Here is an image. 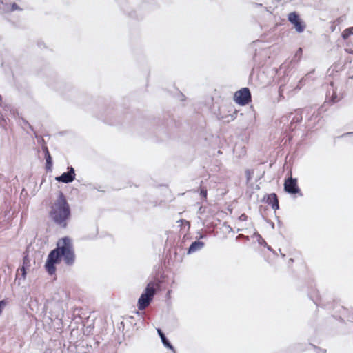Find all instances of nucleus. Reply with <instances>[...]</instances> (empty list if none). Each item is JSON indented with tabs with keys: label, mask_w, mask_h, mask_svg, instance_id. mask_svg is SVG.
Wrapping results in <instances>:
<instances>
[{
	"label": "nucleus",
	"mask_w": 353,
	"mask_h": 353,
	"mask_svg": "<svg viewBox=\"0 0 353 353\" xmlns=\"http://www.w3.org/2000/svg\"><path fill=\"white\" fill-rule=\"evenodd\" d=\"M266 199V203L272 207L274 210L279 208V199L275 193H272L266 195L264 199Z\"/></svg>",
	"instance_id": "8"
},
{
	"label": "nucleus",
	"mask_w": 353,
	"mask_h": 353,
	"mask_svg": "<svg viewBox=\"0 0 353 353\" xmlns=\"http://www.w3.org/2000/svg\"><path fill=\"white\" fill-rule=\"evenodd\" d=\"M159 286V283L155 282H150L147 285L138 300L137 306L139 310H143L149 306Z\"/></svg>",
	"instance_id": "3"
},
{
	"label": "nucleus",
	"mask_w": 353,
	"mask_h": 353,
	"mask_svg": "<svg viewBox=\"0 0 353 353\" xmlns=\"http://www.w3.org/2000/svg\"><path fill=\"white\" fill-rule=\"evenodd\" d=\"M63 259L67 265H72L76 259L74 245L72 239L68 236L61 238L57 243V248L48 254L45 268L49 274L56 272L55 264L59 263Z\"/></svg>",
	"instance_id": "1"
},
{
	"label": "nucleus",
	"mask_w": 353,
	"mask_h": 353,
	"mask_svg": "<svg viewBox=\"0 0 353 353\" xmlns=\"http://www.w3.org/2000/svg\"><path fill=\"white\" fill-rule=\"evenodd\" d=\"M7 303L5 300L0 301V315L2 314L3 308L6 305Z\"/></svg>",
	"instance_id": "19"
},
{
	"label": "nucleus",
	"mask_w": 353,
	"mask_h": 353,
	"mask_svg": "<svg viewBox=\"0 0 353 353\" xmlns=\"http://www.w3.org/2000/svg\"><path fill=\"white\" fill-rule=\"evenodd\" d=\"M200 195L204 199L207 198L208 190L205 187H200Z\"/></svg>",
	"instance_id": "17"
},
{
	"label": "nucleus",
	"mask_w": 353,
	"mask_h": 353,
	"mask_svg": "<svg viewBox=\"0 0 353 353\" xmlns=\"http://www.w3.org/2000/svg\"><path fill=\"white\" fill-rule=\"evenodd\" d=\"M0 10H3L7 12H14L16 10L21 11L23 9L16 3H13L9 6L8 3H4L3 0H0Z\"/></svg>",
	"instance_id": "9"
},
{
	"label": "nucleus",
	"mask_w": 353,
	"mask_h": 353,
	"mask_svg": "<svg viewBox=\"0 0 353 353\" xmlns=\"http://www.w3.org/2000/svg\"><path fill=\"white\" fill-rule=\"evenodd\" d=\"M234 101L241 105H245L251 101V93L248 88H243L234 95Z\"/></svg>",
	"instance_id": "4"
},
{
	"label": "nucleus",
	"mask_w": 353,
	"mask_h": 353,
	"mask_svg": "<svg viewBox=\"0 0 353 353\" xmlns=\"http://www.w3.org/2000/svg\"><path fill=\"white\" fill-rule=\"evenodd\" d=\"M288 19L294 26L297 32L301 33L305 30L306 24L296 12L289 13Z\"/></svg>",
	"instance_id": "5"
},
{
	"label": "nucleus",
	"mask_w": 353,
	"mask_h": 353,
	"mask_svg": "<svg viewBox=\"0 0 353 353\" xmlns=\"http://www.w3.org/2000/svg\"><path fill=\"white\" fill-rule=\"evenodd\" d=\"M26 276V268L24 266L19 268L17 272L16 279L24 280Z\"/></svg>",
	"instance_id": "12"
},
{
	"label": "nucleus",
	"mask_w": 353,
	"mask_h": 353,
	"mask_svg": "<svg viewBox=\"0 0 353 353\" xmlns=\"http://www.w3.org/2000/svg\"><path fill=\"white\" fill-rule=\"evenodd\" d=\"M43 150L45 153V159L46 161V170H50L52 168V157L50 154V152H49V150H48L47 146L43 147Z\"/></svg>",
	"instance_id": "10"
},
{
	"label": "nucleus",
	"mask_w": 353,
	"mask_h": 353,
	"mask_svg": "<svg viewBox=\"0 0 353 353\" xmlns=\"http://www.w3.org/2000/svg\"><path fill=\"white\" fill-rule=\"evenodd\" d=\"M157 332L159 335V336L161 337V339L163 337V336H165L164 334L163 333V332L161 331V329H157Z\"/></svg>",
	"instance_id": "20"
},
{
	"label": "nucleus",
	"mask_w": 353,
	"mask_h": 353,
	"mask_svg": "<svg viewBox=\"0 0 353 353\" xmlns=\"http://www.w3.org/2000/svg\"><path fill=\"white\" fill-rule=\"evenodd\" d=\"M284 190L286 192L291 194H298L302 196L300 188L298 186L296 179H294L292 176L286 179L284 181Z\"/></svg>",
	"instance_id": "6"
},
{
	"label": "nucleus",
	"mask_w": 353,
	"mask_h": 353,
	"mask_svg": "<svg viewBox=\"0 0 353 353\" xmlns=\"http://www.w3.org/2000/svg\"><path fill=\"white\" fill-rule=\"evenodd\" d=\"M342 99L341 97H339L335 92H333L331 97V101L332 103H337Z\"/></svg>",
	"instance_id": "16"
},
{
	"label": "nucleus",
	"mask_w": 353,
	"mask_h": 353,
	"mask_svg": "<svg viewBox=\"0 0 353 353\" xmlns=\"http://www.w3.org/2000/svg\"><path fill=\"white\" fill-rule=\"evenodd\" d=\"M302 121V114L301 112L298 110L296 111L295 115L291 120V123H298Z\"/></svg>",
	"instance_id": "14"
},
{
	"label": "nucleus",
	"mask_w": 353,
	"mask_h": 353,
	"mask_svg": "<svg viewBox=\"0 0 353 353\" xmlns=\"http://www.w3.org/2000/svg\"><path fill=\"white\" fill-rule=\"evenodd\" d=\"M203 245L204 243L201 241H194L190 245L188 249V253H192L197 250H199L203 247Z\"/></svg>",
	"instance_id": "11"
},
{
	"label": "nucleus",
	"mask_w": 353,
	"mask_h": 353,
	"mask_svg": "<svg viewBox=\"0 0 353 353\" xmlns=\"http://www.w3.org/2000/svg\"><path fill=\"white\" fill-rule=\"evenodd\" d=\"M161 341H162V343H163V345L165 346H166L167 347L171 349V350H173V346L171 345V343L168 341V340L166 339L165 336H163L161 338Z\"/></svg>",
	"instance_id": "15"
},
{
	"label": "nucleus",
	"mask_w": 353,
	"mask_h": 353,
	"mask_svg": "<svg viewBox=\"0 0 353 353\" xmlns=\"http://www.w3.org/2000/svg\"><path fill=\"white\" fill-rule=\"evenodd\" d=\"M26 268H28L30 266V259L28 258V256H25L23 259V265Z\"/></svg>",
	"instance_id": "18"
},
{
	"label": "nucleus",
	"mask_w": 353,
	"mask_h": 353,
	"mask_svg": "<svg viewBox=\"0 0 353 353\" xmlns=\"http://www.w3.org/2000/svg\"><path fill=\"white\" fill-rule=\"evenodd\" d=\"M353 34V26L352 27H350V28H346L345 29L342 34H341V36L343 37V39L344 40H346L351 35Z\"/></svg>",
	"instance_id": "13"
},
{
	"label": "nucleus",
	"mask_w": 353,
	"mask_h": 353,
	"mask_svg": "<svg viewBox=\"0 0 353 353\" xmlns=\"http://www.w3.org/2000/svg\"><path fill=\"white\" fill-rule=\"evenodd\" d=\"M247 218L245 214H242L240 217L241 219L245 220Z\"/></svg>",
	"instance_id": "21"
},
{
	"label": "nucleus",
	"mask_w": 353,
	"mask_h": 353,
	"mask_svg": "<svg viewBox=\"0 0 353 353\" xmlns=\"http://www.w3.org/2000/svg\"><path fill=\"white\" fill-rule=\"evenodd\" d=\"M50 208L49 216L52 221L60 228H65L71 217V210L61 191L59 192L57 199L51 203Z\"/></svg>",
	"instance_id": "2"
},
{
	"label": "nucleus",
	"mask_w": 353,
	"mask_h": 353,
	"mask_svg": "<svg viewBox=\"0 0 353 353\" xmlns=\"http://www.w3.org/2000/svg\"><path fill=\"white\" fill-rule=\"evenodd\" d=\"M68 172L63 173L61 176H57L56 180L65 183H70L75 179V172L72 167L68 168Z\"/></svg>",
	"instance_id": "7"
},
{
	"label": "nucleus",
	"mask_w": 353,
	"mask_h": 353,
	"mask_svg": "<svg viewBox=\"0 0 353 353\" xmlns=\"http://www.w3.org/2000/svg\"><path fill=\"white\" fill-rule=\"evenodd\" d=\"M247 172V173L248 174V175H249V176H248V179H249V178L250 177V170H247V172Z\"/></svg>",
	"instance_id": "22"
}]
</instances>
